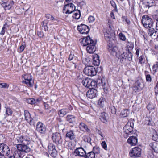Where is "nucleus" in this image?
Instances as JSON below:
<instances>
[{
	"label": "nucleus",
	"instance_id": "20e7f679",
	"mask_svg": "<svg viewBox=\"0 0 158 158\" xmlns=\"http://www.w3.org/2000/svg\"><path fill=\"white\" fill-rule=\"evenodd\" d=\"M97 70L95 67L93 66H89L86 67L84 69V74L88 76H93L97 73Z\"/></svg>",
	"mask_w": 158,
	"mask_h": 158
},
{
	"label": "nucleus",
	"instance_id": "72a5a7b5",
	"mask_svg": "<svg viewBox=\"0 0 158 158\" xmlns=\"http://www.w3.org/2000/svg\"><path fill=\"white\" fill-rule=\"evenodd\" d=\"M24 115L26 120L28 122V120L31 117L29 111L27 110H25L24 111Z\"/></svg>",
	"mask_w": 158,
	"mask_h": 158
},
{
	"label": "nucleus",
	"instance_id": "bf43d9fd",
	"mask_svg": "<svg viewBox=\"0 0 158 158\" xmlns=\"http://www.w3.org/2000/svg\"><path fill=\"white\" fill-rule=\"evenodd\" d=\"M158 69V62H156V64H154L153 66V69L154 70H156Z\"/></svg>",
	"mask_w": 158,
	"mask_h": 158
},
{
	"label": "nucleus",
	"instance_id": "052dcab7",
	"mask_svg": "<svg viewBox=\"0 0 158 158\" xmlns=\"http://www.w3.org/2000/svg\"><path fill=\"white\" fill-rule=\"evenodd\" d=\"M143 56H140L139 58V62L140 64H142L143 63Z\"/></svg>",
	"mask_w": 158,
	"mask_h": 158
},
{
	"label": "nucleus",
	"instance_id": "0eeeda50",
	"mask_svg": "<svg viewBox=\"0 0 158 158\" xmlns=\"http://www.w3.org/2000/svg\"><path fill=\"white\" fill-rule=\"evenodd\" d=\"M141 154V149L138 147H135L129 153L130 157L134 158H138L140 157Z\"/></svg>",
	"mask_w": 158,
	"mask_h": 158
},
{
	"label": "nucleus",
	"instance_id": "774afa93",
	"mask_svg": "<svg viewBox=\"0 0 158 158\" xmlns=\"http://www.w3.org/2000/svg\"><path fill=\"white\" fill-rule=\"evenodd\" d=\"M156 30H158V18L156 20Z\"/></svg>",
	"mask_w": 158,
	"mask_h": 158
},
{
	"label": "nucleus",
	"instance_id": "5fc2aeb1",
	"mask_svg": "<svg viewBox=\"0 0 158 158\" xmlns=\"http://www.w3.org/2000/svg\"><path fill=\"white\" fill-rule=\"evenodd\" d=\"M84 141L85 142H87L88 143H89L91 141V138L90 137H88L86 136H84Z\"/></svg>",
	"mask_w": 158,
	"mask_h": 158
},
{
	"label": "nucleus",
	"instance_id": "a878e982",
	"mask_svg": "<svg viewBox=\"0 0 158 158\" xmlns=\"http://www.w3.org/2000/svg\"><path fill=\"white\" fill-rule=\"evenodd\" d=\"M23 83L26 84L29 87H32L33 86V81L32 78L24 79V80L23 81Z\"/></svg>",
	"mask_w": 158,
	"mask_h": 158
},
{
	"label": "nucleus",
	"instance_id": "2eb2a0df",
	"mask_svg": "<svg viewBox=\"0 0 158 158\" xmlns=\"http://www.w3.org/2000/svg\"><path fill=\"white\" fill-rule=\"evenodd\" d=\"M82 42L83 45L84 46H87L94 43L93 40L91 39L89 36L84 38Z\"/></svg>",
	"mask_w": 158,
	"mask_h": 158
},
{
	"label": "nucleus",
	"instance_id": "37998d69",
	"mask_svg": "<svg viewBox=\"0 0 158 158\" xmlns=\"http://www.w3.org/2000/svg\"><path fill=\"white\" fill-rule=\"evenodd\" d=\"M27 102L29 104L33 105L36 103L35 100L33 98H29L27 100Z\"/></svg>",
	"mask_w": 158,
	"mask_h": 158
},
{
	"label": "nucleus",
	"instance_id": "5701e85b",
	"mask_svg": "<svg viewBox=\"0 0 158 158\" xmlns=\"http://www.w3.org/2000/svg\"><path fill=\"white\" fill-rule=\"evenodd\" d=\"M66 137L71 140H74L75 138V136L74 135L73 131L72 130L69 131L67 132Z\"/></svg>",
	"mask_w": 158,
	"mask_h": 158
},
{
	"label": "nucleus",
	"instance_id": "79ce46f5",
	"mask_svg": "<svg viewBox=\"0 0 158 158\" xmlns=\"http://www.w3.org/2000/svg\"><path fill=\"white\" fill-rule=\"evenodd\" d=\"M127 46L128 49V51L129 50L132 49L134 47V44L133 43L131 42L128 41L127 44Z\"/></svg>",
	"mask_w": 158,
	"mask_h": 158
},
{
	"label": "nucleus",
	"instance_id": "8fccbe9b",
	"mask_svg": "<svg viewBox=\"0 0 158 158\" xmlns=\"http://www.w3.org/2000/svg\"><path fill=\"white\" fill-rule=\"evenodd\" d=\"M146 76V80L147 82H151L152 81L151 76L150 74H147Z\"/></svg>",
	"mask_w": 158,
	"mask_h": 158
},
{
	"label": "nucleus",
	"instance_id": "6e6d98bb",
	"mask_svg": "<svg viewBox=\"0 0 158 158\" xmlns=\"http://www.w3.org/2000/svg\"><path fill=\"white\" fill-rule=\"evenodd\" d=\"M88 20L90 23L93 22L94 20V17L92 16H89L88 18Z\"/></svg>",
	"mask_w": 158,
	"mask_h": 158
},
{
	"label": "nucleus",
	"instance_id": "c756f323",
	"mask_svg": "<svg viewBox=\"0 0 158 158\" xmlns=\"http://www.w3.org/2000/svg\"><path fill=\"white\" fill-rule=\"evenodd\" d=\"M157 32V31H155V29L153 28H150L148 30V34L150 36L153 35L155 36Z\"/></svg>",
	"mask_w": 158,
	"mask_h": 158
},
{
	"label": "nucleus",
	"instance_id": "4468645a",
	"mask_svg": "<svg viewBox=\"0 0 158 158\" xmlns=\"http://www.w3.org/2000/svg\"><path fill=\"white\" fill-rule=\"evenodd\" d=\"M16 140L19 143H21L22 144H27V143H29L30 141L29 138L22 135L17 137Z\"/></svg>",
	"mask_w": 158,
	"mask_h": 158
},
{
	"label": "nucleus",
	"instance_id": "aec40b11",
	"mask_svg": "<svg viewBox=\"0 0 158 158\" xmlns=\"http://www.w3.org/2000/svg\"><path fill=\"white\" fill-rule=\"evenodd\" d=\"M79 127L80 129L84 132H87L89 133L90 131V130L88 127L87 126L83 123H81L79 125Z\"/></svg>",
	"mask_w": 158,
	"mask_h": 158
},
{
	"label": "nucleus",
	"instance_id": "bb28decb",
	"mask_svg": "<svg viewBox=\"0 0 158 158\" xmlns=\"http://www.w3.org/2000/svg\"><path fill=\"white\" fill-rule=\"evenodd\" d=\"M149 146L152 151L157 152H158V148L156 143H150Z\"/></svg>",
	"mask_w": 158,
	"mask_h": 158
},
{
	"label": "nucleus",
	"instance_id": "a211bd4d",
	"mask_svg": "<svg viewBox=\"0 0 158 158\" xmlns=\"http://www.w3.org/2000/svg\"><path fill=\"white\" fill-rule=\"evenodd\" d=\"M93 64L95 66H98L100 64L99 56L97 54H95L93 56Z\"/></svg>",
	"mask_w": 158,
	"mask_h": 158
},
{
	"label": "nucleus",
	"instance_id": "864d4df0",
	"mask_svg": "<svg viewBox=\"0 0 158 158\" xmlns=\"http://www.w3.org/2000/svg\"><path fill=\"white\" fill-rule=\"evenodd\" d=\"M126 55L125 53L123 52V53L122 54L119 56V58L122 61H123V59H125L126 56H124Z\"/></svg>",
	"mask_w": 158,
	"mask_h": 158
},
{
	"label": "nucleus",
	"instance_id": "338daca9",
	"mask_svg": "<svg viewBox=\"0 0 158 158\" xmlns=\"http://www.w3.org/2000/svg\"><path fill=\"white\" fill-rule=\"evenodd\" d=\"M110 3L112 6L113 7H116V4H115L114 2L113 1H110Z\"/></svg>",
	"mask_w": 158,
	"mask_h": 158
},
{
	"label": "nucleus",
	"instance_id": "09e8293b",
	"mask_svg": "<svg viewBox=\"0 0 158 158\" xmlns=\"http://www.w3.org/2000/svg\"><path fill=\"white\" fill-rule=\"evenodd\" d=\"M9 85L5 83H0V86L2 88L7 89L9 87Z\"/></svg>",
	"mask_w": 158,
	"mask_h": 158
},
{
	"label": "nucleus",
	"instance_id": "4c0bfd02",
	"mask_svg": "<svg viewBox=\"0 0 158 158\" xmlns=\"http://www.w3.org/2000/svg\"><path fill=\"white\" fill-rule=\"evenodd\" d=\"M152 138L154 141L158 142V134L156 131H154L153 132L152 135Z\"/></svg>",
	"mask_w": 158,
	"mask_h": 158
},
{
	"label": "nucleus",
	"instance_id": "69168bd1",
	"mask_svg": "<svg viewBox=\"0 0 158 158\" xmlns=\"http://www.w3.org/2000/svg\"><path fill=\"white\" fill-rule=\"evenodd\" d=\"M44 105L45 109H48L49 108V105L47 103L45 102H44Z\"/></svg>",
	"mask_w": 158,
	"mask_h": 158
},
{
	"label": "nucleus",
	"instance_id": "ea45409f",
	"mask_svg": "<svg viewBox=\"0 0 158 158\" xmlns=\"http://www.w3.org/2000/svg\"><path fill=\"white\" fill-rule=\"evenodd\" d=\"M48 148V152L56 149L55 145L52 143H50L49 144Z\"/></svg>",
	"mask_w": 158,
	"mask_h": 158
},
{
	"label": "nucleus",
	"instance_id": "7c9ffc66",
	"mask_svg": "<svg viewBox=\"0 0 158 158\" xmlns=\"http://www.w3.org/2000/svg\"><path fill=\"white\" fill-rule=\"evenodd\" d=\"M65 5L68 6L67 9H69L71 11H72L73 12L75 10V6L72 3H67Z\"/></svg>",
	"mask_w": 158,
	"mask_h": 158
},
{
	"label": "nucleus",
	"instance_id": "603ef678",
	"mask_svg": "<svg viewBox=\"0 0 158 158\" xmlns=\"http://www.w3.org/2000/svg\"><path fill=\"white\" fill-rule=\"evenodd\" d=\"M101 145L102 148L105 150H107V144L105 141H103L101 143Z\"/></svg>",
	"mask_w": 158,
	"mask_h": 158
},
{
	"label": "nucleus",
	"instance_id": "f03ea898",
	"mask_svg": "<svg viewBox=\"0 0 158 158\" xmlns=\"http://www.w3.org/2000/svg\"><path fill=\"white\" fill-rule=\"evenodd\" d=\"M141 22L143 26L146 28L152 27L154 24L152 19L147 15H144L142 16Z\"/></svg>",
	"mask_w": 158,
	"mask_h": 158
},
{
	"label": "nucleus",
	"instance_id": "393cba45",
	"mask_svg": "<svg viewBox=\"0 0 158 158\" xmlns=\"http://www.w3.org/2000/svg\"><path fill=\"white\" fill-rule=\"evenodd\" d=\"M91 79L86 78L84 79L82 81V83L85 87L90 88V84Z\"/></svg>",
	"mask_w": 158,
	"mask_h": 158
},
{
	"label": "nucleus",
	"instance_id": "c85d7f7f",
	"mask_svg": "<svg viewBox=\"0 0 158 158\" xmlns=\"http://www.w3.org/2000/svg\"><path fill=\"white\" fill-rule=\"evenodd\" d=\"M21 151H19L18 149L15 150L12 156L15 158H21Z\"/></svg>",
	"mask_w": 158,
	"mask_h": 158
},
{
	"label": "nucleus",
	"instance_id": "c9c22d12",
	"mask_svg": "<svg viewBox=\"0 0 158 158\" xmlns=\"http://www.w3.org/2000/svg\"><path fill=\"white\" fill-rule=\"evenodd\" d=\"M90 85V88H89V89H94V88H95L97 86L96 81L93 80L92 79H91Z\"/></svg>",
	"mask_w": 158,
	"mask_h": 158
},
{
	"label": "nucleus",
	"instance_id": "e2e57ef3",
	"mask_svg": "<svg viewBox=\"0 0 158 158\" xmlns=\"http://www.w3.org/2000/svg\"><path fill=\"white\" fill-rule=\"evenodd\" d=\"M32 120L33 119L31 117L30 118H29L28 120V122L31 125H34V123H33V122L32 121Z\"/></svg>",
	"mask_w": 158,
	"mask_h": 158
},
{
	"label": "nucleus",
	"instance_id": "4d7b16f0",
	"mask_svg": "<svg viewBox=\"0 0 158 158\" xmlns=\"http://www.w3.org/2000/svg\"><path fill=\"white\" fill-rule=\"evenodd\" d=\"M37 35L40 37H43L44 35L42 32L38 31L37 33Z\"/></svg>",
	"mask_w": 158,
	"mask_h": 158
},
{
	"label": "nucleus",
	"instance_id": "a18cd8bd",
	"mask_svg": "<svg viewBox=\"0 0 158 158\" xmlns=\"http://www.w3.org/2000/svg\"><path fill=\"white\" fill-rule=\"evenodd\" d=\"M51 156L53 157H55L57 155V152L56 149L48 152Z\"/></svg>",
	"mask_w": 158,
	"mask_h": 158
},
{
	"label": "nucleus",
	"instance_id": "f3484780",
	"mask_svg": "<svg viewBox=\"0 0 158 158\" xmlns=\"http://www.w3.org/2000/svg\"><path fill=\"white\" fill-rule=\"evenodd\" d=\"M96 43H95L87 46L86 50L89 53H93L96 51V48L95 47Z\"/></svg>",
	"mask_w": 158,
	"mask_h": 158
},
{
	"label": "nucleus",
	"instance_id": "58836bf2",
	"mask_svg": "<svg viewBox=\"0 0 158 158\" xmlns=\"http://www.w3.org/2000/svg\"><path fill=\"white\" fill-rule=\"evenodd\" d=\"M75 12L74 14V16H73V17H75V19H78L81 16V13L80 10H75Z\"/></svg>",
	"mask_w": 158,
	"mask_h": 158
},
{
	"label": "nucleus",
	"instance_id": "c03bdc74",
	"mask_svg": "<svg viewBox=\"0 0 158 158\" xmlns=\"http://www.w3.org/2000/svg\"><path fill=\"white\" fill-rule=\"evenodd\" d=\"M92 151L93 152L95 155L96 154H98L100 152V148L98 147H94Z\"/></svg>",
	"mask_w": 158,
	"mask_h": 158
},
{
	"label": "nucleus",
	"instance_id": "423d86ee",
	"mask_svg": "<svg viewBox=\"0 0 158 158\" xmlns=\"http://www.w3.org/2000/svg\"><path fill=\"white\" fill-rule=\"evenodd\" d=\"M30 142L27 143V144H18L16 145L17 149L21 151L22 152L28 153L31 151V148L29 146Z\"/></svg>",
	"mask_w": 158,
	"mask_h": 158
},
{
	"label": "nucleus",
	"instance_id": "6ab92c4d",
	"mask_svg": "<svg viewBox=\"0 0 158 158\" xmlns=\"http://www.w3.org/2000/svg\"><path fill=\"white\" fill-rule=\"evenodd\" d=\"M136 86H134V88L135 89H142L144 87V84L142 80H138L135 83Z\"/></svg>",
	"mask_w": 158,
	"mask_h": 158
},
{
	"label": "nucleus",
	"instance_id": "13d9d810",
	"mask_svg": "<svg viewBox=\"0 0 158 158\" xmlns=\"http://www.w3.org/2000/svg\"><path fill=\"white\" fill-rule=\"evenodd\" d=\"M48 23V21L47 20L43 21L42 23V27L47 26Z\"/></svg>",
	"mask_w": 158,
	"mask_h": 158
},
{
	"label": "nucleus",
	"instance_id": "ddd939ff",
	"mask_svg": "<svg viewBox=\"0 0 158 158\" xmlns=\"http://www.w3.org/2000/svg\"><path fill=\"white\" fill-rule=\"evenodd\" d=\"M97 91L96 89H92L87 92L86 95L87 97L92 99L97 96Z\"/></svg>",
	"mask_w": 158,
	"mask_h": 158
},
{
	"label": "nucleus",
	"instance_id": "9d476101",
	"mask_svg": "<svg viewBox=\"0 0 158 158\" xmlns=\"http://www.w3.org/2000/svg\"><path fill=\"white\" fill-rule=\"evenodd\" d=\"M108 50L109 52L114 56H116L117 54L118 48L116 46H114L112 42L108 43Z\"/></svg>",
	"mask_w": 158,
	"mask_h": 158
},
{
	"label": "nucleus",
	"instance_id": "39448f33",
	"mask_svg": "<svg viewBox=\"0 0 158 158\" xmlns=\"http://www.w3.org/2000/svg\"><path fill=\"white\" fill-rule=\"evenodd\" d=\"M52 138L53 141L57 145L62 144L63 139H62L61 135L59 133L55 132L52 134Z\"/></svg>",
	"mask_w": 158,
	"mask_h": 158
},
{
	"label": "nucleus",
	"instance_id": "680f3d73",
	"mask_svg": "<svg viewBox=\"0 0 158 158\" xmlns=\"http://www.w3.org/2000/svg\"><path fill=\"white\" fill-rule=\"evenodd\" d=\"M74 56V55L73 54H71L69 55V58H68V60L69 61L73 59Z\"/></svg>",
	"mask_w": 158,
	"mask_h": 158
},
{
	"label": "nucleus",
	"instance_id": "4be33fe9",
	"mask_svg": "<svg viewBox=\"0 0 158 158\" xmlns=\"http://www.w3.org/2000/svg\"><path fill=\"white\" fill-rule=\"evenodd\" d=\"M13 3V1H12L11 2H6L2 3V5L5 10H10L11 8Z\"/></svg>",
	"mask_w": 158,
	"mask_h": 158
},
{
	"label": "nucleus",
	"instance_id": "b1692460",
	"mask_svg": "<svg viewBox=\"0 0 158 158\" xmlns=\"http://www.w3.org/2000/svg\"><path fill=\"white\" fill-rule=\"evenodd\" d=\"M69 112L68 110L66 108H63L59 110L58 114L60 117H63Z\"/></svg>",
	"mask_w": 158,
	"mask_h": 158
},
{
	"label": "nucleus",
	"instance_id": "412c9836",
	"mask_svg": "<svg viewBox=\"0 0 158 158\" xmlns=\"http://www.w3.org/2000/svg\"><path fill=\"white\" fill-rule=\"evenodd\" d=\"M66 120L69 123L73 124L76 122V117L72 115H68L66 117Z\"/></svg>",
	"mask_w": 158,
	"mask_h": 158
},
{
	"label": "nucleus",
	"instance_id": "3c124183",
	"mask_svg": "<svg viewBox=\"0 0 158 158\" xmlns=\"http://www.w3.org/2000/svg\"><path fill=\"white\" fill-rule=\"evenodd\" d=\"M119 36L121 40L123 41L125 40L126 38L125 35L121 33L119 34Z\"/></svg>",
	"mask_w": 158,
	"mask_h": 158
},
{
	"label": "nucleus",
	"instance_id": "0e129e2a",
	"mask_svg": "<svg viewBox=\"0 0 158 158\" xmlns=\"http://www.w3.org/2000/svg\"><path fill=\"white\" fill-rule=\"evenodd\" d=\"M25 47L23 44L20 47L19 49L20 50V52H21L23 51Z\"/></svg>",
	"mask_w": 158,
	"mask_h": 158
},
{
	"label": "nucleus",
	"instance_id": "6e6552de",
	"mask_svg": "<svg viewBox=\"0 0 158 158\" xmlns=\"http://www.w3.org/2000/svg\"><path fill=\"white\" fill-rule=\"evenodd\" d=\"M104 35L105 39L107 41V43L112 42V41L115 38V35L113 31L110 32L108 30L106 31V32L104 33Z\"/></svg>",
	"mask_w": 158,
	"mask_h": 158
},
{
	"label": "nucleus",
	"instance_id": "f8f14e48",
	"mask_svg": "<svg viewBox=\"0 0 158 158\" xmlns=\"http://www.w3.org/2000/svg\"><path fill=\"white\" fill-rule=\"evenodd\" d=\"M74 154L76 156H79L81 157L85 156L86 155L85 151L81 147L78 148L74 151Z\"/></svg>",
	"mask_w": 158,
	"mask_h": 158
},
{
	"label": "nucleus",
	"instance_id": "a19ab883",
	"mask_svg": "<svg viewBox=\"0 0 158 158\" xmlns=\"http://www.w3.org/2000/svg\"><path fill=\"white\" fill-rule=\"evenodd\" d=\"M12 111L11 109L9 107H7L6 109V116L11 115Z\"/></svg>",
	"mask_w": 158,
	"mask_h": 158
},
{
	"label": "nucleus",
	"instance_id": "49530a36",
	"mask_svg": "<svg viewBox=\"0 0 158 158\" xmlns=\"http://www.w3.org/2000/svg\"><path fill=\"white\" fill-rule=\"evenodd\" d=\"M147 108L148 110H153L155 108L154 105L151 103H149L147 106Z\"/></svg>",
	"mask_w": 158,
	"mask_h": 158
},
{
	"label": "nucleus",
	"instance_id": "f704fd0d",
	"mask_svg": "<svg viewBox=\"0 0 158 158\" xmlns=\"http://www.w3.org/2000/svg\"><path fill=\"white\" fill-rule=\"evenodd\" d=\"M129 113V111L127 110H123L121 113V115L122 117H125L127 116Z\"/></svg>",
	"mask_w": 158,
	"mask_h": 158
},
{
	"label": "nucleus",
	"instance_id": "9b49d317",
	"mask_svg": "<svg viewBox=\"0 0 158 158\" xmlns=\"http://www.w3.org/2000/svg\"><path fill=\"white\" fill-rule=\"evenodd\" d=\"M36 129L39 132L42 134H45L46 131V127L45 125L40 122L37 123Z\"/></svg>",
	"mask_w": 158,
	"mask_h": 158
},
{
	"label": "nucleus",
	"instance_id": "cd10ccee",
	"mask_svg": "<svg viewBox=\"0 0 158 158\" xmlns=\"http://www.w3.org/2000/svg\"><path fill=\"white\" fill-rule=\"evenodd\" d=\"M107 114L105 112H102L101 113L100 119L104 123H106L107 121L106 118Z\"/></svg>",
	"mask_w": 158,
	"mask_h": 158
},
{
	"label": "nucleus",
	"instance_id": "dca6fc26",
	"mask_svg": "<svg viewBox=\"0 0 158 158\" xmlns=\"http://www.w3.org/2000/svg\"><path fill=\"white\" fill-rule=\"evenodd\" d=\"M138 139L135 136H131L128 139L127 142L131 146H135L137 143Z\"/></svg>",
	"mask_w": 158,
	"mask_h": 158
},
{
	"label": "nucleus",
	"instance_id": "473e14b6",
	"mask_svg": "<svg viewBox=\"0 0 158 158\" xmlns=\"http://www.w3.org/2000/svg\"><path fill=\"white\" fill-rule=\"evenodd\" d=\"M105 103V100L103 98L101 97L99 100L98 102V105L101 107H103Z\"/></svg>",
	"mask_w": 158,
	"mask_h": 158
},
{
	"label": "nucleus",
	"instance_id": "1a4fd4ad",
	"mask_svg": "<svg viewBox=\"0 0 158 158\" xmlns=\"http://www.w3.org/2000/svg\"><path fill=\"white\" fill-rule=\"evenodd\" d=\"M77 28L80 32L82 34H88L90 30L89 27L84 24H81L80 26L78 25Z\"/></svg>",
	"mask_w": 158,
	"mask_h": 158
},
{
	"label": "nucleus",
	"instance_id": "7ed1b4c3",
	"mask_svg": "<svg viewBox=\"0 0 158 158\" xmlns=\"http://www.w3.org/2000/svg\"><path fill=\"white\" fill-rule=\"evenodd\" d=\"M11 152L10 149L8 145L4 143H0V153L2 156L6 157L10 155Z\"/></svg>",
	"mask_w": 158,
	"mask_h": 158
},
{
	"label": "nucleus",
	"instance_id": "2f4dec72",
	"mask_svg": "<svg viewBox=\"0 0 158 158\" xmlns=\"http://www.w3.org/2000/svg\"><path fill=\"white\" fill-rule=\"evenodd\" d=\"M125 54L126 55L124 56H126L125 59H127L129 61H131L132 57V53L129 51H128L127 52L125 53Z\"/></svg>",
	"mask_w": 158,
	"mask_h": 158
},
{
	"label": "nucleus",
	"instance_id": "f257e3e1",
	"mask_svg": "<svg viewBox=\"0 0 158 158\" xmlns=\"http://www.w3.org/2000/svg\"><path fill=\"white\" fill-rule=\"evenodd\" d=\"M134 120L131 119L128 121L127 124L123 127V131L125 133L124 136L125 138H127L134 133L135 129H134Z\"/></svg>",
	"mask_w": 158,
	"mask_h": 158
},
{
	"label": "nucleus",
	"instance_id": "de8ad7c7",
	"mask_svg": "<svg viewBox=\"0 0 158 158\" xmlns=\"http://www.w3.org/2000/svg\"><path fill=\"white\" fill-rule=\"evenodd\" d=\"M110 110L112 114H116V109L115 107L112 106L110 107Z\"/></svg>",
	"mask_w": 158,
	"mask_h": 158
},
{
	"label": "nucleus",
	"instance_id": "e433bc0d",
	"mask_svg": "<svg viewBox=\"0 0 158 158\" xmlns=\"http://www.w3.org/2000/svg\"><path fill=\"white\" fill-rule=\"evenodd\" d=\"M95 155L94 153L91 151L87 154L86 153V155L85 156V158H95Z\"/></svg>",
	"mask_w": 158,
	"mask_h": 158
}]
</instances>
